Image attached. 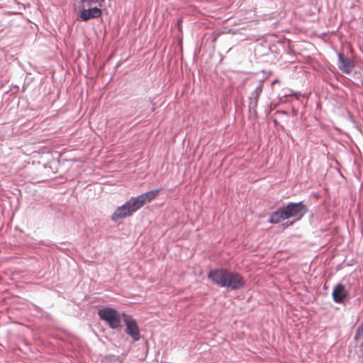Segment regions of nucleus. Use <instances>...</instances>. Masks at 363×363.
Returning <instances> with one entry per match:
<instances>
[{
    "label": "nucleus",
    "instance_id": "20",
    "mask_svg": "<svg viewBox=\"0 0 363 363\" xmlns=\"http://www.w3.org/2000/svg\"><path fill=\"white\" fill-rule=\"evenodd\" d=\"M266 79H267V78H264V79H259V81L258 82V84H260L261 87L263 88V83L266 81Z\"/></svg>",
    "mask_w": 363,
    "mask_h": 363
},
{
    "label": "nucleus",
    "instance_id": "15",
    "mask_svg": "<svg viewBox=\"0 0 363 363\" xmlns=\"http://www.w3.org/2000/svg\"><path fill=\"white\" fill-rule=\"evenodd\" d=\"M269 50L271 51V52H277V46L274 44L270 45L269 46Z\"/></svg>",
    "mask_w": 363,
    "mask_h": 363
},
{
    "label": "nucleus",
    "instance_id": "12",
    "mask_svg": "<svg viewBox=\"0 0 363 363\" xmlns=\"http://www.w3.org/2000/svg\"><path fill=\"white\" fill-rule=\"evenodd\" d=\"M352 83L357 87H363V70L354 71L352 74Z\"/></svg>",
    "mask_w": 363,
    "mask_h": 363
},
{
    "label": "nucleus",
    "instance_id": "6",
    "mask_svg": "<svg viewBox=\"0 0 363 363\" xmlns=\"http://www.w3.org/2000/svg\"><path fill=\"white\" fill-rule=\"evenodd\" d=\"M122 317L125 325V333L131 337L133 341L140 340L141 337L136 320L133 318L132 315L128 314L125 312H122Z\"/></svg>",
    "mask_w": 363,
    "mask_h": 363
},
{
    "label": "nucleus",
    "instance_id": "5",
    "mask_svg": "<svg viewBox=\"0 0 363 363\" xmlns=\"http://www.w3.org/2000/svg\"><path fill=\"white\" fill-rule=\"evenodd\" d=\"M97 315L101 320H103L111 329L121 330L122 313H121L115 308L105 306L98 310Z\"/></svg>",
    "mask_w": 363,
    "mask_h": 363
},
{
    "label": "nucleus",
    "instance_id": "23",
    "mask_svg": "<svg viewBox=\"0 0 363 363\" xmlns=\"http://www.w3.org/2000/svg\"><path fill=\"white\" fill-rule=\"evenodd\" d=\"M36 308H37L38 311H41V308L38 307V306H36Z\"/></svg>",
    "mask_w": 363,
    "mask_h": 363
},
{
    "label": "nucleus",
    "instance_id": "22",
    "mask_svg": "<svg viewBox=\"0 0 363 363\" xmlns=\"http://www.w3.org/2000/svg\"><path fill=\"white\" fill-rule=\"evenodd\" d=\"M292 111H293V113H294V115H296V114H297V112H298V111H297V110H296L294 108H293Z\"/></svg>",
    "mask_w": 363,
    "mask_h": 363
},
{
    "label": "nucleus",
    "instance_id": "19",
    "mask_svg": "<svg viewBox=\"0 0 363 363\" xmlns=\"http://www.w3.org/2000/svg\"><path fill=\"white\" fill-rule=\"evenodd\" d=\"M272 122L275 126L283 128V125L275 118H272Z\"/></svg>",
    "mask_w": 363,
    "mask_h": 363
},
{
    "label": "nucleus",
    "instance_id": "11",
    "mask_svg": "<svg viewBox=\"0 0 363 363\" xmlns=\"http://www.w3.org/2000/svg\"><path fill=\"white\" fill-rule=\"evenodd\" d=\"M299 95L298 92L294 91L292 89H284L278 95V102L276 106L290 102L294 96L297 99Z\"/></svg>",
    "mask_w": 363,
    "mask_h": 363
},
{
    "label": "nucleus",
    "instance_id": "24",
    "mask_svg": "<svg viewBox=\"0 0 363 363\" xmlns=\"http://www.w3.org/2000/svg\"><path fill=\"white\" fill-rule=\"evenodd\" d=\"M112 357H114V355H109L108 357L111 359Z\"/></svg>",
    "mask_w": 363,
    "mask_h": 363
},
{
    "label": "nucleus",
    "instance_id": "16",
    "mask_svg": "<svg viewBox=\"0 0 363 363\" xmlns=\"http://www.w3.org/2000/svg\"><path fill=\"white\" fill-rule=\"evenodd\" d=\"M362 337H363V335L361 334L360 333H357V330H355V334H354V340L355 341H357L359 339H360Z\"/></svg>",
    "mask_w": 363,
    "mask_h": 363
},
{
    "label": "nucleus",
    "instance_id": "21",
    "mask_svg": "<svg viewBox=\"0 0 363 363\" xmlns=\"http://www.w3.org/2000/svg\"><path fill=\"white\" fill-rule=\"evenodd\" d=\"M279 79L278 78H276L272 82L271 85L274 86L275 84L279 83Z\"/></svg>",
    "mask_w": 363,
    "mask_h": 363
},
{
    "label": "nucleus",
    "instance_id": "4",
    "mask_svg": "<svg viewBox=\"0 0 363 363\" xmlns=\"http://www.w3.org/2000/svg\"><path fill=\"white\" fill-rule=\"evenodd\" d=\"M146 204L144 198L141 194L131 197L125 203L118 206L111 216V220L118 221L119 219L131 216L134 213Z\"/></svg>",
    "mask_w": 363,
    "mask_h": 363
},
{
    "label": "nucleus",
    "instance_id": "9",
    "mask_svg": "<svg viewBox=\"0 0 363 363\" xmlns=\"http://www.w3.org/2000/svg\"><path fill=\"white\" fill-rule=\"evenodd\" d=\"M263 91L262 87H261L260 84H257L255 86V90L251 93L250 96L248 97L249 104H248V113H250L253 112L255 115H257V108L258 106L259 96Z\"/></svg>",
    "mask_w": 363,
    "mask_h": 363
},
{
    "label": "nucleus",
    "instance_id": "1",
    "mask_svg": "<svg viewBox=\"0 0 363 363\" xmlns=\"http://www.w3.org/2000/svg\"><path fill=\"white\" fill-rule=\"evenodd\" d=\"M308 212V208L303 201L283 202L276 210L269 213L267 222L271 224H279L286 220L294 218L292 221L282 224L283 227L287 228L301 220Z\"/></svg>",
    "mask_w": 363,
    "mask_h": 363
},
{
    "label": "nucleus",
    "instance_id": "2",
    "mask_svg": "<svg viewBox=\"0 0 363 363\" xmlns=\"http://www.w3.org/2000/svg\"><path fill=\"white\" fill-rule=\"evenodd\" d=\"M207 279L215 286L232 291L243 289L247 284V281L240 273L224 267L209 269Z\"/></svg>",
    "mask_w": 363,
    "mask_h": 363
},
{
    "label": "nucleus",
    "instance_id": "13",
    "mask_svg": "<svg viewBox=\"0 0 363 363\" xmlns=\"http://www.w3.org/2000/svg\"><path fill=\"white\" fill-rule=\"evenodd\" d=\"M144 200L147 203L151 202L154 199H155L159 195V189H155L145 193L142 194Z\"/></svg>",
    "mask_w": 363,
    "mask_h": 363
},
{
    "label": "nucleus",
    "instance_id": "7",
    "mask_svg": "<svg viewBox=\"0 0 363 363\" xmlns=\"http://www.w3.org/2000/svg\"><path fill=\"white\" fill-rule=\"evenodd\" d=\"M332 297L335 303H345L350 298V293L343 284L338 283L333 287Z\"/></svg>",
    "mask_w": 363,
    "mask_h": 363
},
{
    "label": "nucleus",
    "instance_id": "17",
    "mask_svg": "<svg viewBox=\"0 0 363 363\" xmlns=\"http://www.w3.org/2000/svg\"><path fill=\"white\" fill-rule=\"evenodd\" d=\"M356 330L357 331V333H360L361 334L363 335V320L362 322L359 325Z\"/></svg>",
    "mask_w": 363,
    "mask_h": 363
},
{
    "label": "nucleus",
    "instance_id": "10",
    "mask_svg": "<svg viewBox=\"0 0 363 363\" xmlns=\"http://www.w3.org/2000/svg\"><path fill=\"white\" fill-rule=\"evenodd\" d=\"M299 95L298 92L294 91L292 89H284L278 95V102L276 106L290 102L294 96L297 99Z\"/></svg>",
    "mask_w": 363,
    "mask_h": 363
},
{
    "label": "nucleus",
    "instance_id": "3",
    "mask_svg": "<svg viewBox=\"0 0 363 363\" xmlns=\"http://www.w3.org/2000/svg\"><path fill=\"white\" fill-rule=\"evenodd\" d=\"M77 2V20L88 21L101 17L105 0H75Z\"/></svg>",
    "mask_w": 363,
    "mask_h": 363
},
{
    "label": "nucleus",
    "instance_id": "8",
    "mask_svg": "<svg viewBox=\"0 0 363 363\" xmlns=\"http://www.w3.org/2000/svg\"><path fill=\"white\" fill-rule=\"evenodd\" d=\"M354 65L355 62L343 52H339L337 53V66L343 73H351Z\"/></svg>",
    "mask_w": 363,
    "mask_h": 363
},
{
    "label": "nucleus",
    "instance_id": "18",
    "mask_svg": "<svg viewBox=\"0 0 363 363\" xmlns=\"http://www.w3.org/2000/svg\"><path fill=\"white\" fill-rule=\"evenodd\" d=\"M276 114L288 115L289 112L286 110H277Z\"/></svg>",
    "mask_w": 363,
    "mask_h": 363
},
{
    "label": "nucleus",
    "instance_id": "14",
    "mask_svg": "<svg viewBox=\"0 0 363 363\" xmlns=\"http://www.w3.org/2000/svg\"><path fill=\"white\" fill-rule=\"evenodd\" d=\"M181 23H182V19H179L178 21L176 23L177 36V38L179 39V43H182Z\"/></svg>",
    "mask_w": 363,
    "mask_h": 363
}]
</instances>
